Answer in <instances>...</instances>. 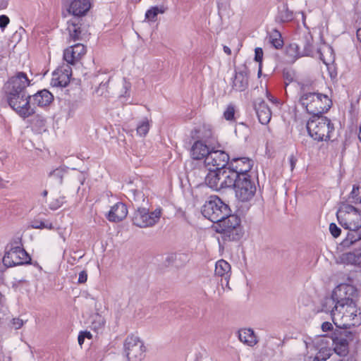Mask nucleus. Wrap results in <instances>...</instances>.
I'll list each match as a JSON object with an SVG mask.
<instances>
[{
  "instance_id": "1",
  "label": "nucleus",
  "mask_w": 361,
  "mask_h": 361,
  "mask_svg": "<svg viewBox=\"0 0 361 361\" xmlns=\"http://www.w3.org/2000/svg\"><path fill=\"white\" fill-rule=\"evenodd\" d=\"M339 224L349 230L338 249L344 252L337 262L343 264L361 265V211L348 204H342L336 213Z\"/></svg>"
},
{
  "instance_id": "2",
  "label": "nucleus",
  "mask_w": 361,
  "mask_h": 361,
  "mask_svg": "<svg viewBox=\"0 0 361 361\" xmlns=\"http://www.w3.org/2000/svg\"><path fill=\"white\" fill-rule=\"evenodd\" d=\"M133 200L137 204V209L133 218V223L135 226L146 228L153 227L159 223L163 213V209L161 207H157L149 212L148 209L142 207V202L145 200V197L140 191L133 192Z\"/></svg>"
},
{
  "instance_id": "3",
  "label": "nucleus",
  "mask_w": 361,
  "mask_h": 361,
  "mask_svg": "<svg viewBox=\"0 0 361 361\" xmlns=\"http://www.w3.org/2000/svg\"><path fill=\"white\" fill-rule=\"evenodd\" d=\"M299 102L310 114L319 116L326 112L331 106L332 102L326 94L319 92H302Z\"/></svg>"
},
{
  "instance_id": "4",
  "label": "nucleus",
  "mask_w": 361,
  "mask_h": 361,
  "mask_svg": "<svg viewBox=\"0 0 361 361\" xmlns=\"http://www.w3.org/2000/svg\"><path fill=\"white\" fill-rule=\"evenodd\" d=\"M309 135L317 141H328L334 132V126L326 116H312L307 123Z\"/></svg>"
},
{
  "instance_id": "5",
  "label": "nucleus",
  "mask_w": 361,
  "mask_h": 361,
  "mask_svg": "<svg viewBox=\"0 0 361 361\" xmlns=\"http://www.w3.org/2000/svg\"><path fill=\"white\" fill-rule=\"evenodd\" d=\"M231 213L229 207L217 196H212L202 207L203 216L214 223L225 219Z\"/></svg>"
},
{
  "instance_id": "6",
  "label": "nucleus",
  "mask_w": 361,
  "mask_h": 361,
  "mask_svg": "<svg viewBox=\"0 0 361 361\" xmlns=\"http://www.w3.org/2000/svg\"><path fill=\"white\" fill-rule=\"evenodd\" d=\"M339 307L336 320L341 319L343 322V326H355L361 324V313L352 299L344 298L342 305H340Z\"/></svg>"
},
{
  "instance_id": "7",
  "label": "nucleus",
  "mask_w": 361,
  "mask_h": 361,
  "mask_svg": "<svg viewBox=\"0 0 361 361\" xmlns=\"http://www.w3.org/2000/svg\"><path fill=\"white\" fill-rule=\"evenodd\" d=\"M30 96L27 93L7 92V100L9 106L22 118H27L35 113L34 108L30 105Z\"/></svg>"
},
{
  "instance_id": "8",
  "label": "nucleus",
  "mask_w": 361,
  "mask_h": 361,
  "mask_svg": "<svg viewBox=\"0 0 361 361\" xmlns=\"http://www.w3.org/2000/svg\"><path fill=\"white\" fill-rule=\"evenodd\" d=\"M307 352H317L312 361H326L332 354L331 339L319 336L310 341H305Z\"/></svg>"
},
{
  "instance_id": "9",
  "label": "nucleus",
  "mask_w": 361,
  "mask_h": 361,
  "mask_svg": "<svg viewBox=\"0 0 361 361\" xmlns=\"http://www.w3.org/2000/svg\"><path fill=\"white\" fill-rule=\"evenodd\" d=\"M218 232L222 233L224 238L229 240H238L242 235L240 219L233 214H229L218 223Z\"/></svg>"
},
{
  "instance_id": "10",
  "label": "nucleus",
  "mask_w": 361,
  "mask_h": 361,
  "mask_svg": "<svg viewBox=\"0 0 361 361\" xmlns=\"http://www.w3.org/2000/svg\"><path fill=\"white\" fill-rule=\"evenodd\" d=\"M347 286H340L336 287L332 292L331 296H328L324 298L322 302V311L330 313L333 321L336 320V316L340 309V305L343 303L342 298L343 293L345 292Z\"/></svg>"
},
{
  "instance_id": "11",
  "label": "nucleus",
  "mask_w": 361,
  "mask_h": 361,
  "mask_svg": "<svg viewBox=\"0 0 361 361\" xmlns=\"http://www.w3.org/2000/svg\"><path fill=\"white\" fill-rule=\"evenodd\" d=\"M124 350L128 361H142L145 357V347L137 336H128L124 343Z\"/></svg>"
},
{
  "instance_id": "12",
  "label": "nucleus",
  "mask_w": 361,
  "mask_h": 361,
  "mask_svg": "<svg viewBox=\"0 0 361 361\" xmlns=\"http://www.w3.org/2000/svg\"><path fill=\"white\" fill-rule=\"evenodd\" d=\"M30 259L24 249L18 245H11L6 247V251L2 259L3 263L8 267L23 264Z\"/></svg>"
},
{
  "instance_id": "13",
  "label": "nucleus",
  "mask_w": 361,
  "mask_h": 361,
  "mask_svg": "<svg viewBox=\"0 0 361 361\" xmlns=\"http://www.w3.org/2000/svg\"><path fill=\"white\" fill-rule=\"evenodd\" d=\"M235 196L241 202H248L255 193V184L251 181L249 176H240L234 185Z\"/></svg>"
},
{
  "instance_id": "14",
  "label": "nucleus",
  "mask_w": 361,
  "mask_h": 361,
  "mask_svg": "<svg viewBox=\"0 0 361 361\" xmlns=\"http://www.w3.org/2000/svg\"><path fill=\"white\" fill-rule=\"evenodd\" d=\"M229 156L222 150H211L204 159L208 169L221 170L228 164Z\"/></svg>"
},
{
  "instance_id": "15",
  "label": "nucleus",
  "mask_w": 361,
  "mask_h": 361,
  "mask_svg": "<svg viewBox=\"0 0 361 361\" xmlns=\"http://www.w3.org/2000/svg\"><path fill=\"white\" fill-rule=\"evenodd\" d=\"M29 85L30 80L26 74L19 72L8 80L6 86L7 92L27 93L25 89Z\"/></svg>"
},
{
  "instance_id": "16",
  "label": "nucleus",
  "mask_w": 361,
  "mask_h": 361,
  "mask_svg": "<svg viewBox=\"0 0 361 361\" xmlns=\"http://www.w3.org/2000/svg\"><path fill=\"white\" fill-rule=\"evenodd\" d=\"M71 75V66L68 64L63 65L54 71L51 85L53 87H66L69 83Z\"/></svg>"
},
{
  "instance_id": "17",
  "label": "nucleus",
  "mask_w": 361,
  "mask_h": 361,
  "mask_svg": "<svg viewBox=\"0 0 361 361\" xmlns=\"http://www.w3.org/2000/svg\"><path fill=\"white\" fill-rule=\"evenodd\" d=\"M252 166L253 161L247 157L233 158L228 164V166L238 175V178L243 175L248 176L247 172Z\"/></svg>"
},
{
  "instance_id": "18",
  "label": "nucleus",
  "mask_w": 361,
  "mask_h": 361,
  "mask_svg": "<svg viewBox=\"0 0 361 361\" xmlns=\"http://www.w3.org/2000/svg\"><path fill=\"white\" fill-rule=\"evenodd\" d=\"M86 53V49L82 44H76L66 49L63 51V59L69 65H74Z\"/></svg>"
},
{
  "instance_id": "19",
  "label": "nucleus",
  "mask_w": 361,
  "mask_h": 361,
  "mask_svg": "<svg viewBox=\"0 0 361 361\" xmlns=\"http://www.w3.org/2000/svg\"><path fill=\"white\" fill-rule=\"evenodd\" d=\"M221 190L227 188L234 187L238 180V175L235 173L231 169L224 167L219 170Z\"/></svg>"
},
{
  "instance_id": "20",
  "label": "nucleus",
  "mask_w": 361,
  "mask_h": 361,
  "mask_svg": "<svg viewBox=\"0 0 361 361\" xmlns=\"http://www.w3.org/2000/svg\"><path fill=\"white\" fill-rule=\"evenodd\" d=\"M127 214V207L123 202H118L111 207L106 218L109 221L118 222L123 220Z\"/></svg>"
},
{
  "instance_id": "21",
  "label": "nucleus",
  "mask_w": 361,
  "mask_h": 361,
  "mask_svg": "<svg viewBox=\"0 0 361 361\" xmlns=\"http://www.w3.org/2000/svg\"><path fill=\"white\" fill-rule=\"evenodd\" d=\"M232 87L237 91H244L248 87V71L246 67L239 68L235 72Z\"/></svg>"
},
{
  "instance_id": "22",
  "label": "nucleus",
  "mask_w": 361,
  "mask_h": 361,
  "mask_svg": "<svg viewBox=\"0 0 361 361\" xmlns=\"http://www.w3.org/2000/svg\"><path fill=\"white\" fill-rule=\"evenodd\" d=\"M255 109L259 119V121L267 125L271 120V112L267 104L261 99L255 102Z\"/></svg>"
},
{
  "instance_id": "23",
  "label": "nucleus",
  "mask_w": 361,
  "mask_h": 361,
  "mask_svg": "<svg viewBox=\"0 0 361 361\" xmlns=\"http://www.w3.org/2000/svg\"><path fill=\"white\" fill-rule=\"evenodd\" d=\"M90 0H73L68 8V12L76 16H84L90 8Z\"/></svg>"
},
{
  "instance_id": "24",
  "label": "nucleus",
  "mask_w": 361,
  "mask_h": 361,
  "mask_svg": "<svg viewBox=\"0 0 361 361\" xmlns=\"http://www.w3.org/2000/svg\"><path fill=\"white\" fill-rule=\"evenodd\" d=\"M208 146L202 141H196L191 147L190 154L193 159L200 160L206 158L209 154Z\"/></svg>"
},
{
  "instance_id": "25",
  "label": "nucleus",
  "mask_w": 361,
  "mask_h": 361,
  "mask_svg": "<svg viewBox=\"0 0 361 361\" xmlns=\"http://www.w3.org/2000/svg\"><path fill=\"white\" fill-rule=\"evenodd\" d=\"M53 99L54 97L51 92L47 90H42L32 96V104L42 107L49 105Z\"/></svg>"
},
{
  "instance_id": "26",
  "label": "nucleus",
  "mask_w": 361,
  "mask_h": 361,
  "mask_svg": "<svg viewBox=\"0 0 361 361\" xmlns=\"http://www.w3.org/2000/svg\"><path fill=\"white\" fill-rule=\"evenodd\" d=\"M209 171L205 176V184L214 190H220V177L219 171L208 169Z\"/></svg>"
},
{
  "instance_id": "27",
  "label": "nucleus",
  "mask_w": 361,
  "mask_h": 361,
  "mask_svg": "<svg viewBox=\"0 0 361 361\" xmlns=\"http://www.w3.org/2000/svg\"><path fill=\"white\" fill-rule=\"evenodd\" d=\"M239 340L248 346L255 345L258 341L252 329H242L238 331Z\"/></svg>"
},
{
  "instance_id": "28",
  "label": "nucleus",
  "mask_w": 361,
  "mask_h": 361,
  "mask_svg": "<svg viewBox=\"0 0 361 361\" xmlns=\"http://www.w3.org/2000/svg\"><path fill=\"white\" fill-rule=\"evenodd\" d=\"M215 275L224 279L226 283L231 276V266L224 259L218 260L215 265Z\"/></svg>"
},
{
  "instance_id": "29",
  "label": "nucleus",
  "mask_w": 361,
  "mask_h": 361,
  "mask_svg": "<svg viewBox=\"0 0 361 361\" xmlns=\"http://www.w3.org/2000/svg\"><path fill=\"white\" fill-rule=\"evenodd\" d=\"M334 344V350L339 356H345L348 353V341L345 337L330 338Z\"/></svg>"
},
{
  "instance_id": "30",
  "label": "nucleus",
  "mask_w": 361,
  "mask_h": 361,
  "mask_svg": "<svg viewBox=\"0 0 361 361\" xmlns=\"http://www.w3.org/2000/svg\"><path fill=\"white\" fill-rule=\"evenodd\" d=\"M67 30L71 39L75 41L80 39L81 27L78 18H73L68 20Z\"/></svg>"
},
{
  "instance_id": "31",
  "label": "nucleus",
  "mask_w": 361,
  "mask_h": 361,
  "mask_svg": "<svg viewBox=\"0 0 361 361\" xmlns=\"http://www.w3.org/2000/svg\"><path fill=\"white\" fill-rule=\"evenodd\" d=\"M166 9L167 8L163 4L150 7L145 12V20L152 23L155 22L157 20V16L164 13Z\"/></svg>"
},
{
  "instance_id": "32",
  "label": "nucleus",
  "mask_w": 361,
  "mask_h": 361,
  "mask_svg": "<svg viewBox=\"0 0 361 361\" xmlns=\"http://www.w3.org/2000/svg\"><path fill=\"white\" fill-rule=\"evenodd\" d=\"M319 52L320 59L325 65L329 66L334 61L335 56L331 47L324 45L320 48Z\"/></svg>"
},
{
  "instance_id": "33",
  "label": "nucleus",
  "mask_w": 361,
  "mask_h": 361,
  "mask_svg": "<svg viewBox=\"0 0 361 361\" xmlns=\"http://www.w3.org/2000/svg\"><path fill=\"white\" fill-rule=\"evenodd\" d=\"M286 53L291 61H294L300 57L305 56L302 51L301 46L297 43L290 44L286 47Z\"/></svg>"
},
{
  "instance_id": "34",
  "label": "nucleus",
  "mask_w": 361,
  "mask_h": 361,
  "mask_svg": "<svg viewBox=\"0 0 361 361\" xmlns=\"http://www.w3.org/2000/svg\"><path fill=\"white\" fill-rule=\"evenodd\" d=\"M293 18V12L290 11L286 5H283L279 8L278 15L276 16L277 20L284 23L290 21Z\"/></svg>"
},
{
  "instance_id": "35",
  "label": "nucleus",
  "mask_w": 361,
  "mask_h": 361,
  "mask_svg": "<svg viewBox=\"0 0 361 361\" xmlns=\"http://www.w3.org/2000/svg\"><path fill=\"white\" fill-rule=\"evenodd\" d=\"M299 45L301 46V49L304 56H309L312 52V36L309 33L305 34L304 36V40L301 41Z\"/></svg>"
},
{
  "instance_id": "36",
  "label": "nucleus",
  "mask_w": 361,
  "mask_h": 361,
  "mask_svg": "<svg viewBox=\"0 0 361 361\" xmlns=\"http://www.w3.org/2000/svg\"><path fill=\"white\" fill-rule=\"evenodd\" d=\"M269 42L276 49H281L283 45V41L281 33L276 30H272L269 34Z\"/></svg>"
},
{
  "instance_id": "37",
  "label": "nucleus",
  "mask_w": 361,
  "mask_h": 361,
  "mask_svg": "<svg viewBox=\"0 0 361 361\" xmlns=\"http://www.w3.org/2000/svg\"><path fill=\"white\" fill-rule=\"evenodd\" d=\"M150 126V122L147 118L142 119L137 126V134L140 137H145L147 134Z\"/></svg>"
},
{
  "instance_id": "38",
  "label": "nucleus",
  "mask_w": 361,
  "mask_h": 361,
  "mask_svg": "<svg viewBox=\"0 0 361 361\" xmlns=\"http://www.w3.org/2000/svg\"><path fill=\"white\" fill-rule=\"evenodd\" d=\"M349 200L354 204L361 203V187L353 185Z\"/></svg>"
},
{
  "instance_id": "39",
  "label": "nucleus",
  "mask_w": 361,
  "mask_h": 361,
  "mask_svg": "<svg viewBox=\"0 0 361 361\" xmlns=\"http://www.w3.org/2000/svg\"><path fill=\"white\" fill-rule=\"evenodd\" d=\"M65 172L63 168L59 167L51 171L49 176L54 178L59 184H61Z\"/></svg>"
},
{
  "instance_id": "40",
  "label": "nucleus",
  "mask_w": 361,
  "mask_h": 361,
  "mask_svg": "<svg viewBox=\"0 0 361 361\" xmlns=\"http://www.w3.org/2000/svg\"><path fill=\"white\" fill-rule=\"evenodd\" d=\"M283 75L285 80L286 92H287L288 85L293 82L295 79V72L292 70H284Z\"/></svg>"
},
{
  "instance_id": "41",
  "label": "nucleus",
  "mask_w": 361,
  "mask_h": 361,
  "mask_svg": "<svg viewBox=\"0 0 361 361\" xmlns=\"http://www.w3.org/2000/svg\"><path fill=\"white\" fill-rule=\"evenodd\" d=\"M262 58H263V51H262V49L259 48V47L255 48V60L257 62L259 63L258 75L261 74V73H262L261 63H262Z\"/></svg>"
},
{
  "instance_id": "42",
  "label": "nucleus",
  "mask_w": 361,
  "mask_h": 361,
  "mask_svg": "<svg viewBox=\"0 0 361 361\" xmlns=\"http://www.w3.org/2000/svg\"><path fill=\"white\" fill-rule=\"evenodd\" d=\"M235 109L233 105H228L224 113V117L227 121H233L234 119Z\"/></svg>"
},
{
  "instance_id": "43",
  "label": "nucleus",
  "mask_w": 361,
  "mask_h": 361,
  "mask_svg": "<svg viewBox=\"0 0 361 361\" xmlns=\"http://www.w3.org/2000/svg\"><path fill=\"white\" fill-rule=\"evenodd\" d=\"M329 231L331 234L334 237L337 238L341 235V229L338 228L336 224L331 223L329 225Z\"/></svg>"
},
{
  "instance_id": "44",
  "label": "nucleus",
  "mask_w": 361,
  "mask_h": 361,
  "mask_svg": "<svg viewBox=\"0 0 361 361\" xmlns=\"http://www.w3.org/2000/svg\"><path fill=\"white\" fill-rule=\"evenodd\" d=\"M108 81L106 82H102L99 86L96 89L95 92L98 95H103L107 90Z\"/></svg>"
},
{
  "instance_id": "45",
  "label": "nucleus",
  "mask_w": 361,
  "mask_h": 361,
  "mask_svg": "<svg viewBox=\"0 0 361 361\" xmlns=\"http://www.w3.org/2000/svg\"><path fill=\"white\" fill-rule=\"evenodd\" d=\"M46 221L34 220L31 224V227L35 229L44 228Z\"/></svg>"
},
{
  "instance_id": "46",
  "label": "nucleus",
  "mask_w": 361,
  "mask_h": 361,
  "mask_svg": "<svg viewBox=\"0 0 361 361\" xmlns=\"http://www.w3.org/2000/svg\"><path fill=\"white\" fill-rule=\"evenodd\" d=\"M63 202H64L63 197L57 199V200H56L55 202H52L50 204V208L53 210H56L58 208H59L60 207H61L63 205Z\"/></svg>"
},
{
  "instance_id": "47",
  "label": "nucleus",
  "mask_w": 361,
  "mask_h": 361,
  "mask_svg": "<svg viewBox=\"0 0 361 361\" xmlns=\"http://www.w3.org/2000/svg\"><path fill=\"white\" fill-rule=\"evenodd\" d=\"M9 18L6 15L0 16V27L4 29L9 23Z\"/></svg>"
},
{
  "instance_id": "48",
  "label": "nucleus",
  "mask_w": 361,
  "mask_h": 361,
  "mask_svg": "<svg viewBox=\"0 0 361 361\" xmlns=\"http://www.w3.org/2000/svg\"><path fill=\"white\" fill-rule=\"evenodd\" d=\"M87 274L85 271H82L79 273L78 283H84L87 281Z\"/></svg>"
},
{
  "instance_id": "49",
  "label": "nucleus",
  "mask_w": 361,
  "mask_h": 361,
  "mask_svg": "<svg viewBox=\"0 0 361 361\" xmlns=\"http://www.w3.org/2000/svg\"><path fill=\"white\" fill-rule=\"evenodd\" d=\"M12 325L15 329H19L23 325V322L20 319L16 318L13 319Z\"/></svg>"
},
{
  "instance_id": "50",
  "label": "nucleus",
  "mask_w": 361,
  "mask_h": 361,
  "mask_svg": "<svg viewBox=\"0 0 361 361\" xmlns=\"http://www.w3.org/2000/svg\"><path fill=\"white\" fill-rule=\"evenodd\" d=\"M322 329L324 332H327L333 329V325L331 322H325L322 324Z\"/></svg>"
},
{
  "instance_id": "51",
  "label": "nucleus",
  "mask_w": 361,
  "mask_h": 361,
  "mask_svg": "<svg viewBox=\"0 0 361 361\" xmlns=\"http://www.w3.org/2000/svg\"><path fill=\"white\" fill-rule=\"evenodd\" d=\"M288 160H289V162L290 164L291 171H293L295 166L297 159L295 158V157L293 154H291L288 157Z\"/></svg>"
},
{
  "instance_id": "52",
  "label": "nucleus",
  "mask_w": 361,
  "mask_h": 361,
  "mask_svg": "<svg viewBox=\"0 0 361 361\" xmlns=\"http://www.w3.org/2000/svg\"><path fill=\"white\" fill-rule=\"evenodd\" d=\"M8 2L6 0L0 1V10H4L7 8Z\"/></svg>"
},
{
  "instance_id": "53",
  "label": "nucleus",
  "mask_w": 361,
  "mask_h": 361,
  "mask_svg": "<svg viewBox=\"0 0 361 361\" xmlns=\"http://www.w3.org/2000/svg\"><path fill=\"white\" fill-rule=\"evenodd\" d=\"M84 340H85L84 335H82L81 333H80V334L78 335V343L80 346L83 344Z\"/></svg>"
},
{
  "instance_id": "54",
  "label": "nucleus",
  "mask_w": 361,
  "mask_h": 361,
  "mask_svg": "<svg viewBox=\"0 0 361 361\" xmlns=\"http://www.w3.org/2000/svg\"><path fill=\"white\" fill-rule=\"evenodd\" d=\"M44 228H47V229H49V230H52L54 228L53 224L48 221H46L45 222V225H44Z\"/></svg>"
},
{
  "instance_id": "55",
  "label": "nucleus",
  "mask_w": 361,
  "mask_h": 361,
  "mask_svg": "<svg viewBox=\"0 0 361 361\" xmlns=\"http://www.w3.org/2000/svg\"><path fill=\"white\" fill-rule=\"evenodd\" d=\"M223 49H224V51L227 55H231V49L228 46L224 45V47H223Z\"/></svg>"
},
{
  "instance_id": "56",
  "label": "nucleus",
  "mask_w": 361,
  "mask_h": 361,
  "mask_svg": "<svg viewBox=\"0 0 361 361\" xmlns=\"http://www.w3.org/2000/svg\"><path fill=\"white\" fill-rule=\"evenodd\" d=\"M80 333H81L82 335H84L85 338H90H90H92V334H91V333H90V332H89V331H81Z\"/></svg>"
},
{
  "instance_id": "57",
  "label": "nucleus",
  "mask_w": 361,
  "mask_h": 361,
  "mask_svg": "<svg viewBox=\"0 0 361 361\" xmlns=\"http://www.w3.org/2000/svg\"><path fill=\"white\" fill-rule=\"evenodd\" d=\"M356 37H357V40L360 42H361V27H360L359 29L357 30Z\"/></svg>"
},
{
  "instance_id": "58",
  "label": "nucleus",
  "mask_w": 361,
  "mask_h": 361,
  "mask_svg": "<svg viewBox=\"0 0 361 361\" xmlns=\"http://www.w3.org/2000/svg\"><path fill=\"white\" fill-rule=\"evenodd\" d=\"M59 235L60 236V238L63 240V242L66 241V237L65 235H63V232L61 231H59Z\"/></svg>"
},
{
  "instance_id": "59",
  "label": "nucleus",
  "mask_w": 361,
  "mask_h": 361,
  "mask_svg": "<svg viewBox=\"0 0 361 361\" xmlns=\"http://www.w3.org/2000/svg\"><path fill=\"white\" fill-rule=\"evenodd\" d=\"M4 187V183L3 182V180L0 178V188H2Z\"/></svg>"
},
{
  "instance_id": "60",
  "label": "nucleus",
  "mask_w": 361,
  "mask_h": 361,
  "mask_svg": "<svg viewBox=\"0 0 361 361\" xmlns=\"http://www.w3.org/2000/svg\"><path fill=\"white\" fill-rule=\"evenodd\" d=\"M174 257H175V255H171V256H169L166 259L167 260H173Z\"/></svg>"
},
{
  "instance_id": "61",
  "label": "nucleus",
  "mask_w": 361,
  "mask_h": 361,
  "mask_svg": "<svg viewBox=\"0 0 361 361\" xmlns=\"http://www.w3.org/2000/svg\"><path fill=\"white\" fill-rule=\"evenodd\" d=\"M269 99L272 102H276V99H274L272 97L268 96Z\"/></svg>"
},
{
  "instance_id": "62",
  "label": "nucleus",
  "mask_w": 361,
  "mask_h": 361,
  "mask_svg": "<svg viewBox=\"0 0 361 361\" xmlns=\"http://www.w3.org/2000/svg\"><path fill=\"white\" fill-rule=\"evenodd\" d=\"M358 137H359V139L361 141V124H360V130H359V135H358Z\"/></svg>"
},
{
  "instance_id": "63",
  "label": "nucleus",
  "mask_w": 361,
  "mask_h": 361,
  "mask_svg": "<svg viewBox=\"0 0 361 361\" xmlns=\"http://www.w3.org/2000/svg\"><path fill=\"white\" fill-rule=\"evenodd\" d=\"M43 196H47V190H44L42 193Z\"/></svg>"
},
{
  "instance_id": "64",
  "label": "nucleus",
  "mask_w": 361,
  "mask_h": 361,
  "mask_svg": "<svg viewBox=\"0 0 361 361\" xmlns=\"http://www.w3.org/2000/svg\"><path fill=\"white\" fill-rule=\"evenodd\" d=\"M125 87H126V88H128V84H126V85H125Z\"/></svg>"
}]
</instances>
